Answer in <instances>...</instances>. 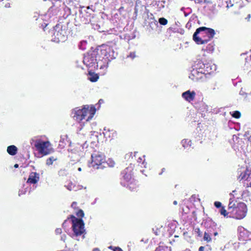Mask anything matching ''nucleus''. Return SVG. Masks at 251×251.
<instances>
[{"label": "nucleus", "instance_id": "c85d7f7f", "mask_svg": "<svg viewBox=\"0 0 251 251\" xmlns=\"http://www.w3.org/2000/svg\"><path fill=\"white\" fill-rule=\"evenodd\" d=\"M84 216V213L81 209H79V217L82 218Z\"/></svg>", "mask_w": 251, "mask_h": 251}, {"label": "nucleus", "instance_id": "dca6fc26", "mask_svg": "<svg viewBox=\"0 0 251 251\" xmlns=\"http://www.w3.org/2000/svg\"><path fill=\"white\" fill-rule=\"evenodd\" d=\"M109 50L110 48L109 47L102 45L101 47L100 52L102 55L107 58V55Z\"/></svg>", "mask_w": 251, "mask_h": 251}, {"label": "nucleus", "instance_id": "423d86ee", "mask_svg": "<svg viewBox=\"0 0 251 251\" xmlns=\"http://www.w3.org/2000/svg\"><path fill=\"white\" fill-rule=\"evenodd\" d=\"M96 112V109L93 105H84L79 111V120H85L89 121L93 117Z\"/></svg>", "mask_w": 251, "mask_h": 251}, {"label": "nucleus", "instance_id": "cd10ccee", "mask_svg": "<svg viewBox=\"0 0 251 251\" xmlns=\"http://www.w3.org/2000/svg\"><path fill=\"white\" fill-rule=\"evenodd\" d=\"M135 56H136V55H135V52H131L130 53V54L129 55H128V57H130L132 59L134 58L135 57Z\"/></svg>", "mask_w": 251, "mask_h": 251}, {"label": "nucleus", "instance_id": "c9c22d12", "mask_svg": "<svg viewBox=\"0 0 251 251\" xmlns=\"http://www.w3.org/2000/svg\"><path fill=\"white\" fill-rule=\"evenodd\" d=\"M87 147H88V145L86 144V142H85L84 144L82 146V148H86Z\"/></svg>", "mask_w": 251, "mask_h": 251}, {"label": "nucleus", "instance_id": "7ed1b4c3", "mask_svg": "<svg viewBox=\"0 0 251 251\" xmlns=\"http://www.w3.org/2000/svg\"><path fill=\"white\" fill-rule=\"evenodd\" d=\"M105 157L103 154L96 152L91 155V162L90 166L96 169H102L106 167Z\"/></svg>", "mask_w": 251, "mask_h": 251}, {"label": "nucleus", "instance_id": "3c124183", "mask_svg": "<svg viewBox=\"0 0 251 251\" xmlns=\"http://www.w3.org/2000/svg\"><path fill=\"white\" fill-rule=\"evenodd\" d=\"M79 171H81V168H79Z\"/></svg>", "mask_w": 251, "mask_h": 251}, {"label": "nucleus", "instance_id": "ddd939ff", "mask_svg": "<svg viewBox=\"0 0 251 251\" xmlns=\"http://www.w3.org/2000/svg\"><path fill=\"white\" fill-rule=\"evenodd\" d=\"M85 224L81 218H79V236L83 234L82 238L84 239L85 238V235L86 233V229L85 228Z\"/></svg>", "mask_w": 251, "mask_h": 251}, {"label": "nucleus", "instance_id": "79ce46f5", "mask_svg": "<svg viewBox=\"0 0 251 251\" xmlns=\"http://www.w3.org/2000/svg\"><path fill=\"white\" fill-rule=\"evenodd\" d=\"M114 248H115V247H113V246H109V247H108V248H109V249H111V250H113V249H114Z\"/></svg>", "mask_w": 251, "mask_h": 251}, {"label": "nucleus", "instance_id": "4468645a", "mask_svg": "<svg viewBox=\"0 0 251 251\" xmlns=\"http://www.w3.org/2000/svg\"><path fill=\"white\" fill-rule=\"evenodd\" d=\"M87 78L91 82H96L98 81L99 76L97 74H96L91 71H89L87 75Z\"/></svg>", "mask_w": 251, "mask_h": 251}, {"label": "nucleus", "instance_id": "0eeeda50", "mask_svg": "<svg viewBox=\"0 0 251 251\" xmlns=\"http://www.w3.org/2000/svg\"><path fill=\"white\" fill-rule=\"evenodd\" d=\"M235 211V218L237 219H242L246 215L247 208L244 203H239L238 206L234 209Z\"/></svg>", "mask_w": 251, "mask_h": 251}, {"label": "nucleus", "instance_id": "a18cd8bd", "mask_svg": "<svg viewBox=\"0 0 251 251\" xmlns=\"http://www.w3.org/2000/svg\"><path fill=\"white\" fill-rule=\"evenodd\" d=\"M198 230V233H199V235H200V229L198 228V229H197Z\"/></svg>", "mask_w": 251, "mask_h": 251}, {"label": "nucleus", "instance_id": "412c9836", "mask_svg": "<svg viewBox=\"0 0 251 251\" xmlns=\"http://www.w3.org/2000/svg\"><path fill=\"white\" fill-rule=\"evenodd\" d=\"M203 239L204 241H206L207 242H210L211 241V238L210 235L206 232L204 234Z\"/></svg>", "mask_w": 251, "mask_h": 251}, {"label": "nucleus", "instance_id": "e433bc0d", "mask_svg": "<svg viewBox=\"0 0 251 251\" xmlns=\"http://www.w3.org/2000/svg\"><path fill=\"white\" fill-rule=\"evenodd\" d=\"M202 63H200L199 64V68H198V69L200 71V69L201 68H203V66L202 65Z\"/></svg>", "mask_w": 251, "mask_h": 251}, {"label": "nucleus", "instance_id": "6e6552de", "mask_svg": "<svg viewBox=\"0 0 251 251\" xmlns=\"http://www.w3.org/2000/svg\"><path fill=\"white\" fill-rule=\"evenodd\" d=\"M68 220H70V219L68 218ZM70 221L72 222V228L73 231V233H72V236L73 237H76L78 235V218H75L74 216L72 215L70 218Z\"/></svg>", "mask_w": 251, "mask_h": 251}, {"label": "nucleus", "instance_id": "f3484780", "mask_svg": "<svg viewBox=\"0 0 251 251\" xmlns=\"http://www.w3.org/2000/svg\"><path fill=\"white\" fill-rule=\"evenodd\" d=\"M71 117L75 120L78 118V110L77 108H75L72 111Z\"/></svg>", "mask_w": 251, "mask_h": 251}, {"label": "nucleus", "instance_id": "a211bd4d", "mask_svg": "<svg viewBox=\"0 0 251 251\" xmlns=\"http://www.w3.org/2000/svg\"><path fill=\"white\" fill-rule=\"evenodd\" d=\"M57 158L53 156H51L48 158L46 160V164L48 166L51 165L53 164V161L56 160Z\"/></svg>", "mask_w": 251, "mask_h": 251}, {"label": "nucleus", "instance_id": "20e7f679", "mask_svg": "<svg viewBox=\"0 0 251 251\" xmlns=\"http://www.w3.org/2000/svg\"><path fill=\"white\" fill-rule=\"evenodd\" d=\"M97 54V50H93L84 55L83 62L88 68L95 69L98 67L99 62L96 58Z\"/></svg>", "mask_w": 251, "mask_h": 251}, {"label": "nucleus", "instance_id": "72a5a7b5", "mask_svg": "<svg viewBox=\"0 0 251 251\" xmlns=\"http://www.w3.org/2000/svg\"><path fill=\"white\" fill-rule=\"evenodd\" d=\"M76 205H77V202H73L72 204V207L74 208H76Z\"/></svg>", "mask_w": 251, "mask_h": 251}, {"label": "nucleus", "instance_id": "f03ea898", "mask_svg": "<svg viewBox=\"0 0 251 251\" xmlns=\"http://www.w3.org/2000/svg\"><path fill=\"white\" fill-rule=\"evenodd\" d=\"M68 27L66 23L59 22L53 28V36L56 41L63 42L67 36Z\"/></svg>", "mask_w": 251, "mask_h": 251}, {"label": "nucleus", "instance_id": "09e8293b", "mask_svg": "<svg viewBox=\"0 0 251 251\" xmlns=\"http://www.w3.org/2000/svg\"><path fill=\"white\" fill-rule=\"evenodd\" d=\"M246 0L248 1V2L251 1V0Z\"/></svg>", "mask_w": 251, "mask_h": 251}, {"label": "nucleus", "instance_id": "7c9ffc66", "mask_svg": "<svg viewBox=\"0 0 251 251\" xmlns=\"http://www.w3.org/2000/svg\"><path fill=\"white\" fill-rule=\"evenodd\" d=\"M107 67H108V63H107L106 64H105L104 65H101L100 67V69H107Z\"/></svg>", "mask_w": 251, "mask_h": 251}, {"label": "nucleus", "instance_id": "6ab92c4d", "mask_svg": "<svg viewBox=\"0 0 251 251\" xmlns=\"http://www.w3.org/2000/svg\"><path fill=\"white\" fill-rule=\"evenodd\" d=\"M191 142L188 139H183L181 141V144L184 148H187L189 146H191Z\"/></svg>", "mask_w": 251, "mask_h": 251}, {"label": "nucleus", "instance_id": "b1692460", "mask_svg": "<svg viewBox=\"0 0 251 251\" xmlns=\"http://www.w3.org/2000/svg\"><path fill=\"white\" fill-rule=\"evenodd\" d=\"M106 166L108 165V166H109L110 167H114V166L115 165L114 161L111 159H109L107 161H106Z\"/></svg>", "mask_w": 251, "mask_h": 251}, {"label": "nucleus", "instance_id": "c756f323", "mask_svg": "<svg viewBox=\"0 0 251 251\" xmlns=\"http://www.w3.org/2000/svg\"><path fill=\"white\" fill-rule=\"evenodd\" d=\"M55 232L56 234H61V232H62V229L60 228H57L56 230H55Z\"/></svg>", "mask_w": 251, "mask_h": 251}, {"label": "nucleus", "instance_id": "9d476101", "mask_svg": "<svg viewBox=\"0 0 251 251\" xmlns=\"http://www.w3.org/2000/svg\"><path fill=\"white\" fill-rule=\"evenodd\" d=\"M204 74L201 71L198 70V68L194 69L189 75V78L194 81H198L199 79L202 78V75Z\"/></svg>", "mask_w": 251, "mask_h": 251}, {"label": "nucleus", "instance_id": "ea45409f", "mask_svg": "<svg viewBox=\"0 0 251 251\" xmlns=\"http://www.w3.org/2000/svg\"><path fill=\"white\" fill-rule=\"evenodd\" d=\"M93 251H100L98 248H95L93 249Z\"/></svg>", "mask_w": 251, "mask_h": 251}, {"label": "nucleus", "instance_id": "f8f14e48", "mask_svg": "<svg viewBox=\"0 0 251 251\" xmlns=\"http://www.w3.org/2000/svg\"><path fill=\"white\" fill-rule=\"evenodd\" d=\"M196 96V93L194 91H187L182 94V97L186 100L190 102L193 100Z\"/></svg>", "mask_w": 251, "mask_h": 251}, {"label": "nucleus", "instance_id": "f257e3e1", "mask_svg": "<svg viewBox=\"0 0 251 251\" xmlns=\"http://www.w3.org/2000/svg\"><path fill=\"white\" fill-rule=\"evenodd\" d=\"M214 29L205 27L198 28L193 35V39L198 44L206 43L215 35Z\"/></svg>", "mask_w": 251, "mask_h": 251}, {"label": "nucleus", "instance_id": "49530a36", "mask_svg": "<svg viewBox=\"0 0 251 251\" xmlns=\"http://www.w3.org/2000/svg\"><path fill=\"white\" fill-rule=\"evenodd\" d=\"M75 214L77 216H78V211L75 212Z\"/></svg>", "mask_w": 251, "mask_h": 251}, {"label": "nucleus", "instance_id": "4c0bfd02", "mask_svg": "<svg viewBox=\"0 0 251 251\" xmlns=\"http://www.w3.org/2000/svg\"><path fill=\"white\" fill-rule=\"evenodd\" d=\"M250 18H251V15H250V14H249V15H248L247 17L246 18V19H247L248 21H249V20H250Z\"/></svg>", "mask_w": 251, "mask_h": 251}, {"label": "nucleus", "instance_id": "2eb2a0df", "mask_svg": "<svg viewBox=\"0 0 251 251\" xmlns=\"http://www.w3.org/2000/svg\"><path fill=\"white\" fill-rule=\"evenodd\" d=\"M18 151L17 148L14 145H11L7 147V151L11 155H15L17 154Z\"/></svg>", "mask_w": 251, "mask_h": 251}, {"label": "nucleus", "instance_id": "9b49d317", "mask_svg": "<svg viewBox=\"0 0 251 251\" xmlns=\"http://www.w3.org/2000/svg\"><path fill=\"white\" fill-rule=\"evenodd\" d=\"M39 180V175L36 172H31L29 176L27 183L35 184Z\"/></svg>", "mask_w": 251, "mask_h": 251}, {"label": "nucleus", "instance_id": "473e14b6", "mask_svg": "<svg viewBox=\"0 0 251 251\" xmlns=\"http://www.w3.org/2000/svg\"><path fill=\"white\" fill-rule=\"evenodd\" d=\"M234 205V204H232L231 202H230L228 204V210L231 209L233 207Z\"/></svg>", "mask_w": 251, "mask_h": 251}, {"label": "nucleus", "instance_id": "37998d69", "mask_svg": "<svg viewBox=\"0 0 251 251\" xmlns=\"http://www.w3.org/2000/svg\"><path fill=\"white\" fill-rule=\"evenodd\" d=\"M142 159L141 158H139L138 159V162H140L142 161Z\"/></svg>", "mask_w": 251, "mask_h": 251}, {"label": "nucleus", "instance_id": "4be33fe9", "mask_svg": "<svg viewBox=\"0 0 251 251\" xmlns=\"http://www.w3.org/2000/svg\"><path fill=\"white\" fill-rule=\"evenodd\" d=\"M158 22L160 23V24L163 25H166L168 23L167 20L164 18H159L158 20Z\"/></svg>", "mask_w": 251, "mask_h": 251}, {"label": "nucleus", "instance_id": "de8ad7c7", "mask_svg": "<svg viewBox=\"0 0 251 251\" xmlns=\"http://www.w3.org/2000/svg\"><path fill=\"white\" fill-rule=\"evenodd\" d=\"M214 235L215 236H216V235H218V233H217V232H215V233H214Z\"/></svg>", "mask_w": 251, "mask_h": 251}, {"label": "nucleus", "instance_id": "8fccbe9b", "mask_svg": "<svg viewBox=\"0 0 251 251\" xmlns=\"http://www.w3.org/2000/svg\"><path fill=\"white\" fill-rule=\"evenodd\" d=\"M249 186H250V187H251V182L250 183V184H249Z\"/></svg>", "mask_w": 251, "mask_h": 251}, {"label": "nucleus", "instance_id": "1a4fd4ad", "mask_svg": "<svg viewBox=\"0 0 251 251\" xmlns=\"http://www.w3.org/2000/svg\"><path fill=\"white\" fill-rule=\"evenodd\" d=\"M202 65L203 66V68H201L200 70L201 71V72L203 73L204 74H210L215 71L216 69L215 65L212 63H202Z\"/></svg>", "mask_w": 251, "mask_h": 251}, {"label": "nucleus", "instance_id": "aec40b11", "mask_svg": "<svg viewBox=\"0 0 251 251\" xmlns=\"http://www.w3.org/2000/svg\"><path fill=\"white\" fill-rule=\"evenodd\" d=\"M155 251H171L170 249L164 246H159L157 247Z\"/></svg>", "mask_w": 251, "mask_h": 251}, {"label": "nucleus", "instance_id": "bb28decb", "mask_svg": "<svg viewBox=\"0 0 251 251\" xmlns=\"http://www.w3.org/2000/svg\"><path fill=\"white\" fill-rule=\"evenodd\" d=\"M214 205L217 207V208H219L221 206V203L220 202H219V201H215L214 202Z\"/></svg>", "mask_w": 251, "mask_h": 251}, {"label": "nucleus", "instance_id": "f704fd0d", "mask_svg": "<svg viewBox=\"0 0 251 251\" xmlns=\"http://www.w3.org/2000/svg\"><path fill=\"white\" fill-rule=\"evenodd\" d=\"M204 249V247L201 246V247H200L199 248V251H203Z\"/></svg>", "mask_w": 251, "mask_h": 251}, {"label": "nucleus", "instance_id": "393cba45", "mask_svg": "<svg viewBox=\"0 0 251 251\" xmlns=\"http://www.w3.org/2000/svg\"><path fill=\"white\" fill-rule=\"evenodd\" d=\"M124 179L127 181V182H129L131 178V176L129 174H125V175L124 176Z\"/></svg>", "mask_w": 251, "mask_h": 251}, {"label": "nucleus", "instance_id": "39448f33", "mask_svg": "<svg viewBox=\"0 0 251 251\" xmlns=\"http://www.w3.org/2000/svg\"><path fill=\"white\" fill-rule=\"evenodd\" d=\"M50 143L49 141H43L41 140H36L34 141V147L38 152L42 155H47L51 152L50 149Z\"/></svg>", "mask_w": 251, "mask_h": 251}, {"label": "nucleus", "instance_id": "a878e982", "mask_svg": "<svg viewBox=\"0 0 251 251\" xmlns=\"http://www.w3.org/2000/svg\"><path fill=\"white\" fill-rule=\"evenodd\" d=\"M220 213L221 215H224L225 217L227 215V212L226 210L223 207L220 210Z\"/></svg>", "mask_w": 251, "mask_h": 251}, {"label": "nucleus", "instance_id": "58836bf2", "mask_svg": "<svg viewBox=\"0 0 251 251\" xmlns=\"http://www.w3.org/2000/svg\"><path fill=\"white\" fill-rule=\"evenodd\" d=\"M103 102V100L102 99H100L99 101V103L101 104Z\"/></svg>", "mask_w": 251, "mask_h": 251}, {"label": "nucleus", "instance_id": "2f4dec72", "mask_svg": "<svg viewBox=\"0 0 251 251\" xmlns=\"http://www.w3.org/2000/svg\"><path fill=\"white\" fill-rule=\"evenodd\" d=\"M113 251H123L121 248L120 247H115L113 249Z\"/></svg>", "mask_w": 251, "mask_h": 251}, {"label": "nucleus", "instance_id": "a19ab883", "mask_svg": "<svg viewBox=\"0 0 251 251\" xmlns=\"http://www.w3.org/2000/svg\"><path fill=\"white\" fill-rule=\"evenodd\" d=\"M14 168H17L19 167V165L18 164H15L14 166Z\"/></svg>", "mask_w": 251, "mask_h": 251}, {"label": "nucleus", "instance_id": "603ef678", "mask_svg": "<svg viewBox=\"0 0 251 251\" xmlns=\"http://www.w3.org/2000/svg\"><path fill=\"white\" fill-rule=\"evenodd\" d=\"M244 178V176L242 177V179H243Z\"/></svg>", "mask_w": 251, "mask_h": 251}, {"label": "nucleus", "instance_id": "5701e85b", "mask_svg": "<svg viewBox=\"0 0 251 251\" xmlns=\"http://www.w3.org/2000/svg\"><path fill=\"white\" fill-rule=\"evenodd\" d=\"M230 113L232 116L235 118H239L241 116V114L238 111L232 112V113L230 112Z\"/></svg>", "mask_w": 251, "mask_h": 251}, {"label": "nucleus", "instance_id": "c03bdc74", "mask_svg": "<svg viewBox=\"0 0 251 251\" xmlns=\"http://www.w3.org/2000/svg\"><path fill=\"white\" fill-rule=\"evenodd\" d=\"M173 203L175 205H176L177 202V201H174Z\"/></svg>", "mask_w": 251, "mask_h": 251}]
</instances>
